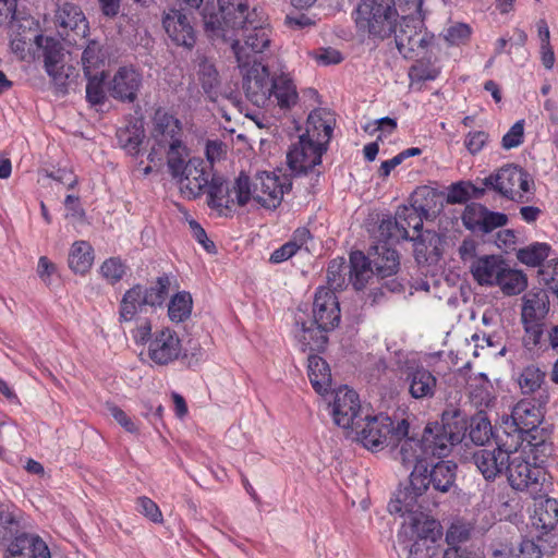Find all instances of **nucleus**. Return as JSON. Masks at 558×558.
Returning a JSON list of instances; mask_svg holds the SVG:
<instances>
[{
    "label": "nucleus",
    "mask_w": 558,
    "mask_h": 558,
    "mask_svg": "<svg viewBox=\"0 0 558 558\" xmlns=\"http://www.w3.org/2000/svg\"><path fill=\"white\" fill-rule=\"evenodd\" d=\"M511 418L515 426L513 434H519L522 437L523 432H530L539 424L541 414L531 402L521 400L512 409Z\"/></svg>",
    "instance_id": "37"
},
{
    "label": "nucleus",
    "mask_w": 558,
    "mask_h": 558,
    "mask_svg": "<svg viewBox=\"0 0 558 558\" xmlns=\"http://www.w3.org/2000/svg\"><path fill=\"white\" fill-rule=\"evenodd\" d=\"M8 553L25 558H51L47 544L39 536L27 533L16 536L8 546Z\"/></svg>",
    "instance_id": "34"
},
{
    "label": "nucleus",
    "mask_w": 558,
    "mask_h": 558,
    "mask_svg": "<svg viewBox=\"0 0 558 558\" xmlns=\"http://www.w3.org/2000/svg\"><path fill=\"white\" fill-rule=\"evenodd\" d=\"M531 183L527 172L513 165L502 167L483 180L486 187L518 203L525 202L524 194L530 192Z\"/></svg>",
    "instance_id": "12"
},
{
    "label": "nucleus",
    "mask_w": 558,
    "mask_h": 558,
    "mask_svg": "<svg viewBox=\"0 0 558 558\" xmlns=\"http://www.w3.org/2000/svg\"><path fill=\"white\" fill-rule=\"evenodd\" d=\"M137 511L154 523H161L163 520L158 505L148 497L137 498Z\"/></svg>",
    "instance_id": "56"
},
{
    "label": "nucleus",
    "mask_w": 558,
    "mask_h": 558,
    "mask_svg": "<svg viewBox=\"0 0 558 558\" xmlns=\"http://www.w3.org/2000/svg\"><path fill=\"white\" fill-rule=\"evenodd\" d=\"M506 262L496 255L478 257L470 265V271L474 280L481 286H496L504 274Z\"/></svg>",
    "instance_id": "31"
},
{
    "label": "nucleus",
    "mask_w": 558,
    "mask_h": 558,
    "mask_svg": "<svg viewBox=\"0 0 558 558\" xmlns=\"http://www.w3.org/2000/svg\"><path fill=\"white\" fill-rule=\"evenodd\" d=\"M307 373L310 381L319 395H325L331 387V373L325 360L317 355L308 356Z\"/></svg>",
    "instance_id": "38"
},
{
    "label": "nucleus",
    "mask_w": 558,
    "mask_h": 558,
    "mask_svg": "<svg viewBox=\"0 0 558 558\" xmlns=\"http://www.w3.org/2000/svg\"><path fill=\"white\" fill-rule=\"evenodd\" d=\"M54 24L58 34L69 45H76L77 39H84L89 28L81 8L70 2L58 7L54 13Z\"/></svg>",
    "instance_id": "17"
},
{
    "label": "nucleus",
    "mask_w": 558,
    "mask_h": 558,
    "mask_svg": "<svg viewBox=\"0 0 558 558\" xmlns=\"http://www.w3.org/2000/svg\"><path fill=\"white\" fill-rule=\"evenodd\" d=\"M524 123L517 121L510 130L502 136L501 145L505 149L518 147L523 142Z\"/></svg>",
    "instance_id": "57"
},
{
    "label": "nucleus",
    "mask_w": 558,
    "mask_h": 558,
    "mask_svg": "<svg viewBox=\"0 0 558 558\" xmlns=\"http://www.w3.org/2000/svg\"><path fill=\"white\" fill-rule=\"evenodd\" d=\"M426 490H418L412 484V473L410 474V484L403 489L398 490L396 497L388 504V511L391 514H400L403 518L402 524L412 521L434 520L423 509L425 508L424 495Z\"/></svg>",
    "instance_id": "15"
},
{
    "label": "nucleus",
    "mask_w": 558,
    "mask_h": 558,
    "mask_svg": "<svg viewBox=\"0 0 558 558\" xmlns=\"http://www.w3.org/2000/svg\"><path fill=\"white\" fill-rule=\"evenodd\" d=\"M327 147L301 134L287 153L288 166L295 174H305L322 161Z\"/></svg>",
    "instance_id": "16"
},
{
    "label": "nucleus",
    "mask_w": 558,
    "mask_h": 558,
    "mask_svg": "<svg viewBox=\"0 0 558 558\" xmlns=\"http://www.w3.org/2000/svg\"><path fill=\"white\" fill-rule=\"evenodd\" d=\"M350 281L355 290L364 289L375 274L371 260L362 252L350 255Z\"/></svg>",
    "instance_id": "40"
},
{
    "label": "nucleus",
    "mask_w": 558,
    "mask_h": 558,
    "mask_svg": "<svg viewBox=\"0 0 558 558\" xmlns=\"http://www.w3.org/2000/svg\"><path fill=\"white\" fill-rule=\"evenodd\" d=\"M371 253V263L377 274L381 278L390 277L397 274L400 259L396 250L387 244H377Z\"/></svg>",
    "instance_id": "35"
},
{
    "label": "nucleus",
    "mask_w": 558,
    "mask_h": 558,
    "mask_svg": "<svg viewBox=\"0 0 558 558\" xmlns=\"http://www.w3.org/2000/svg\"><path fill=\"white\" fill-rule=\"evenodd\" d=\"M438 69L425 62H417L409 70V78L412 84L414 82L433 81L438 76Z\"/></svg>",
    "instance_id": "55"
},
{
    "label": "nucleus",
    "mask_w": 558,
    "mask_h": 558,
    "mask_svg": "<svg viewBox=\"0 0 558 558\" xmlns=\"http://www.w3.org/2000/svg\"><path fill=\"white\" fill-rule=\"evenodd\" d=\"M354 439L368 450L379 451L385 446L390 447L393 439L399 438L407 433V420L402 418L393 422L384 414L366 415L359 420L353 427Z\"/></svg>",
    "instance_id": "6"
},
{
    "label": "nucleus",
    "mask_w": 558,
    "mask_h": 558,
    "mask_svg": "<svg viewBox=\"0 0 558 558\" xmlns=\"http://www.w3.org/2000/svg\"><path fill=\"white\" fill-rule=\"evenodd\" d=\"M399 217V226L402 231L410 232V229L413 230L414 238L418 241L423 236L424 246L423 252L426 253L427 259L432 256V254L438 255L437 245L439 243V238L436 233L426 231L422 233L423 228V217L418 213L417 208L414 206H401L397 209Z\"/></svg>",
    "instance_id": "28"
},
{
    "label": "nucleus",
    "mask_w": 558,
    "mask_h": 558,
    "mask_svg": "<svg viewBox=\"0 0 558 558\" xmlns=\"http://www.w3.org/2000/svg\"><path fill=\"white\" fill-rule=\"evenodd\" d=\"M506 472L508 482L514 490L524 492L534 499L546 495L550 485L545 469L536 462H531L519 451L511 454Z\"/></svg>",
    "instance_id": "9"
},
{
    "label": "nucleus",
    "mask_w": 558,
    "mask_h": 558,
    "mask_svg": "<svg viewBox=\"0 0 558 558\" xmlns=\"http://www.w3.org/2000/svg\"><path fill=\"white\" fill-rule=\"evenodd\" d=\"M182 135L181 122L174 116L158 109L153 119V145L148 154L149 161L161 160L165 149L175 148L183 144Z\"/></svg>",
    "instance_id": "13"
},
{
    "label": "nucleus",
    "mask_w": 558,
    "mask_h": 558,
    "mask_svg": "<svg viewBox=\"0 0 558 558\" xmlns=\"http://www.w3.org/2000/svg\"><path fill=\"white\" fill-rule=\"evenodd\" d=\"M549 252L550 246L547 243L536 242L519 250L517 258L527 266L536 267L549 256Z\"/></svg>",
    "instance_id": "47"
},
{
    "label": "nucleus",
    "mask_w": 558,
    "mask_h": 558,
    "mask_svg": "<svg viewBox=\"0 0 558 558\" xmlns=\"http://www.w3.org/2000/svg\"><path fill=\"white\" fill-rule=\"evenodd\" d=\"M163 155H167L168 167L174 179H178L185 172V168L187 167L185 159L189 154L184 144H180L179 147L175 148L165 149Z\"/></svg>",
    "instance_id": "48"
},
{
    "label": "nucleus",
    "mask_w": 558,
    "mask_h": 558,
    "mask_svg": "<svg viewBox=\"0 0 558 558\" xmlns=\"http://www.w3.org/2000/svg\"><path fill=\"white\" fill-rule=\"evenodd\" d=\"M457 464L451 461H439L428 471L424 466H415L412 471V484L418 490H428L429 486L438 493H448L454 485Z\"/></svg>",
    "instance_id": "14"
},
{
    "label": "nucleus",
    "mask_w": 558,
    "mask_h": 558,
    "mask_svg": "<svg viewBox=\"0 0 558 558\" xmlns=\"http://www.w3.org/2000/svg\"><path fill=\"white\" fill-rule=\"evenodd\" d=\"M519 452H521L523 456H532L533 462H536L541 465L545 462V459L551 454L553 446L546 441H527L526 444H523V438L521 437Z\"/></svg>",
    "instance_id": "51"
},
{
    "label": "nucleus",
    "mask_w": 558,
    "mask_h": 558,
    "mask_svg": "<svg viewBox=\"0 0 558 558\" xmlns=\"http://www.w3.org/2000/svg\"><path fill=\"white\" fill-rule=\"evenodd\" d=\"M238 204L234 184L230 186L220 177H213L207 190V205L220 216H228Z\"/></svg>",
    "instance_id": "30"
},
{
    "label": "nucleus",
    "mask_w": 558,
    "mask_h": 558,
    "mask_svg": "<svg viewBox=\"0 0 558 558\" xmlns=\"http://www.w3.org/2000/svg\"><path fill=\"white\" fill-rule=\"evenodd\" d=\"M330 329H323L304 312L294 317L293 335L302 351H322L325 349Z\"/></svg>",
    "instance_id": "20"
},
{
    "label": "nucleus",
    "mask_w": 558,
    "mask_h": 558,
    "mask_svg": "<svg viewBox=\"0 0 558 558\" xmlns=\"http://www.w3.org/2000/svg\"><path fill=\"white\" fill-rule=\"evenodd\" d=\"M36 46L43 49L44 64L48 75L59 85H64L69 74L64 69V52L61 44L53 37L37 35Z\"/></svg>",
    "instance_id": "25"
},
{
    "label": "nucleus",
    "mask_w": 558,
    "mask_h": 558,
    "mask_svg": "<svg viewBox=\"0 0 558 558\" xmlns=\"http://www.w3.org/2000/svg\"><path fill=\"white\" fill-rule=\"evenodd\" d=\"M182 352L178 333L169 327L156 330L148 342L147 354L156 365H169L177 361Z\"/></svg>",
    "instance_id": "18"
},
{
    "label": "nucleus",
    "mask_w": 558,
    "mask_h": 558,
    "mask_svg": "<svg viewBox=\"0 0 558 558\" xmlns=\"http://www.w3.org/2000/svg\"><path fill=\"white\" fill-rule=\"evenodd\" d=\"M471 35V28L466 24H456L447 29L446 38L450 44L459 45L469 39Z\"/></svg>",
    "instance_id": "62"
},
{
    "label": "nucleus",
    "mask_w": 558,
    "mask_h": 558,
    "mask_svg": "<svg viewBox=\"0 0 558 558\" xmlns=\"http://www.w3.org/2000/svg\"><path fill=\"white\" fill-rule=\"evenodd\" d=\"M234 27L221 26L217 14L206 12L204 28L213 40L231 44L242 78L248 71L267 66L264 61L271 48V29L263 12L253 8L245 17L240 16Z\"/></svg>",
    "instance_id": "1"
},
{
    "label": "nucleus",
    "mask_w": 558,
    "mask_h": 558,
    "mask_svg": "<svg viewBox=\"0 0 558 558\" xmlns=\"http://www.w3.org/2000/svg\"><path fill=\"white\" fill-rule=\"evenodd\" d=\"M485 221H483L481 232H490L496 228L502 227L507 223V216L501 213L489 211L486 208Z\"/></svg>",
    "instance_id": "63"
},
{
    "label": "nucleus",
    "mask_w": 558,
    "mask_h": 558,
    "mask_svg": "<svg viewBox=\"0 0 558 558\" xmlns=\"http://www.w3.org/2000/svg\"><path fill=\"white\" fill-rule=\"evenodd\" d=\"M504 274L499 277L497 287L507 295L521 293L527 286V278L521 270L512 269L506 264Z\"/></svg>",
    "instance_id": "43"
},
{
    "label": "nucleus",
    "mask_w": 558,
    "mask_h": 558,
    "mask_svg": "<svg viewBox=\"0 0 558 558\" xmlns=\"http://www.w3.org/2000/svg\"><path fill=\"white\" fill-rule=\"evenodd\" d=\"M546 378L547 372L544 366L538 363H530L518 372L515 381L523 396L538 395L536 401L539 407H543L549 401Z\"/></svg>",
    "instance_id": "21"
},
{
    "label": "nucleus",
    "mask_w": 558,
    "mask_h": 558,
    "mask_svg": "<svg viewBox=\"0 0 558 558\" xmlns=\"http://www.w3.org/2000/svg\"><path fill=\"white\" fill-rule=\"evenodd\" d=\"M399 52L407 59L424 56L434 44V35L427 31L424 16H401L392 31Z\"/></svg>",
    "instance_id": "10"
},
{
    "label": "nucleus",
    "mask_w": 558,
    "mask_h": 558,
    "mask_svg": "<svg viewBox=\"0 0 558 558\" xmlns=\"http://www.w3.org/2000/svg\"><path fill=\"white\" fill-rule=\"evenodd\" d=\"M290 186V183L281 182L277 175L268 172L256 174L252 182L247 175L241 173L234 182V193L239 206H244L253 199L260 206L271 209L281 204L283 194Z\"/></svg>",
    "instance_id": "4"
},
{
    "label": "nucleus",
    "mask_w": 558,
    "mask_h": 558,
    "mask_svg": "<svg viewBox=\"0 0 558 558\" xmlns=\"http://www.w3.org/2000/svg\"><path fill=\"white\" fill-rule=\"evenodd\" d=\"M549 300L545 291H530L523 298L522 319L535 322L544 318L548 312Z\"/></svg>",
    "instance_id": "39"
},
{
    "label": "nucleus",
    "mask_w": 558,
    "mask_h": 558,
    "mask_svg": "<svg viewBox=\"0 0 558 558\" xmlns=\"http://www.w3.org/2000/svg\"><path fill=\"white\" fill-rule=\"evenodd\" d=\"M245 97L257 107L276 104L281 110H291L299 100L292 75L288 72L269 73L268 66L248 71L242 78Z\"/></svg>",
    "instance_id": "2"
},
{
    "label": "nucleus",
    "mask_w": 558,
    "mask_h": 558,
    "mask_svg": "<svg viewBox=\"0 0 558 558\" xmlns=\"http://www.w3.org/2000/svg\"><path fill=\"white\" fill-rule=\"evenodd\" d=\"M492 435V425L487 420L482 418L475 426L471 427L470 437L473 442L484 445Z\"/></svg>",
    "instance_id": "61"
},
{
    "label": "nucleus",
    "mask_w": 558,
    "mask_h": 558,
    "mask_svg": "<svg viewBox=\"0 0 558 558\" xmlns=\"http://www.w3.org/2000/svg\"><path fill=\"white\" fill-rule=\"evenodd\" d=\"M538 521L545 530H550L558 523V501L556 499L548 498L542 504Z\"/></svg>",
    "instance_id": "53"
},
{
    "label": "nucleus",
    "mask_w": 558,
    "mask_h": 558,
    "mask_svg": "<svg viewBox=\"0 0 558 558\" xmlns=\"http://www.w3.org/2000/svg\"><path fill=\"white\" fill-rule=\"evenodd\" d=\"M94 260L93 247L86 241H76L72 244L69 254V266L77 274H85Z\"/></svg>",
    "instance_id": "42"
},
{
    "label": "nucleus",
    "mask_w": 558,
    "mask_h": 558,
    "mask_svg": "<svg viewBox=\"0 0 558 558\" xmlns=\"http://www.w3.org/2000/svg\"><path fill=\"white\" fill-rule=\"evenodd\" d=\"M211 167L199 158H190L185 172L178 178L182 195L189 199L196 198L210 184Z\"/></svg>",
    "instance_id": "23"
},
{
    "label": "nucleus",
    "mask_w": 558,
    "mask_h": 558,
    "mask_svg": "<svg viewBox=\"0 0 558 558\" xmlns=\"http://www.w3.org/2000/svg\"><path fill=\"white\" fill-rule=\"evenodd\" d=\"M441 536V525L437 520L414 521L401 524L398 543L408 551V558H436L437 539Z\"/></svg>",
    "instance_id": "7"
},
{
    "label": "nucleus",
    "mask_w": 558,
    "mask_h": 558,
    "mask_svg": "<svg viewBox=\"0 0 558 558\" xmlns=\"http://www.w3.org/2000/svg\"><path fill=\"white\" fill-rule=\"evenodd\" d=\"M379 238L384 242H399L401 240H411L414 242V253L416 256V259L418 262L421 260H427L426 253L423 252L424 246V239L423 236H420L421 239L417 241L414 235H411L410 232L402 231L401 227L399 226V217L398 213L396 211V216L393 218L388 217L386 219H383L378 227ZM387 244V243H384Z\"/></svg>",
    "instance_id": "33"
},
{
    "label": "nucleus",
    "mask_w": 558,
    "mask_h": 558,
    "mask_svg": "<svg viewBox=\"0 0 558 558\" xmlns=\"http://www.w3.org/2000/svg\"><path fill=\"white\" fill-rule=\"evenodd\" d=\"M100 271L110 283H116L124 276L125 266L120 258L111 257L102 263Z\"/></svg>",
    "instance_id": "54"
},
{
    "label": "nucleus",
    "mask_w": 558,
    "mask_h": 558,
    "mask_svg": "<svg viewBox=\"0 0 558 558\" xmlns=\"http://www.w3.org/2000/svg\"><path fill=\"white\" fill-rule=\"evenodd\" d=\"M106 60V54L100 44L96 40H90L82 53V65L85 75L101 72L100 70Z\"/></svg>",
    "instance_id": "45"
},
{
    "label": "nucleus",
    "mask_w": 558,
    "mask_h": 558,
    "mask_svg": "<svg viewBox=\"0 0 558 558\" xmlns=\"http://www.w3.org/2000/svg\"><path fill=\"white\" fill-rule=\"evenodd\" d=\"M471 198L470 183L453 184L448 194V202L451 204H462Z\"/></svg>",
    "instance_id": "64"
},
{
    "label": "nucleus",
    "mask_w": 558,
    "mask_h": 558,
    "mask_svg": "<svg viewBox=\"0 0 558 558\" xmlns=\"http://www.w3.org/2000/svg\"><path fill=\"white\" fill-rule=\"evenodd\" d=\"M142 85L141 74L133 68H120L109 82L110 95L124 102H133Z\"/></svg>",
    "instance_id": "29"
},
{
    "label": "nucleus",
    "mask_w": 558,
    "mask_h": 558,
    "mask_svg": "<svg viewBox=\"0 0 558 558\" xmlns=\"http://www.w3.org/2000/svg\"><path fill=\"white\" fill-rule=\"evenodd\" d=\"M486 207L481 204L472 203L468 205L462 215V221L466 229L471 231H481L483 221H485Z\"/></svg>",
    "instance_id": "52"
},
{
    "label": "nucleus",
    "mask_w": 558,
    "mask_h": 558,
    "mask_svg": "<svg viewBox=\"0 0 558 558\" xmlns=\"http://www.w3.org/2000/svg\"><path fill=\"white\" fill-rule=\"evenodd\" d=\"M145 132L142 125L132 124L117 131L118 143L129 155L135 156L144 141Z\"/></svg>",
    "instance_id": "44"
},
{
    "label": "nucleus",
    "mask_w": 558,
    "mask_h": 558,
    "mask_svg": "<svg viewBox=\"0 0 558 558\" xmlns=\"http://www.w3.org/2000/svg\"><path fill=\"white\" fill-rule=\"evenodd\" d=\"M335 424L348 429L359 421L361 403L359 395L347 386L340 387L333 395L330 403Z\"/></svg>",
    "instance_id": "22"
},
{
    "label": "nucleus",
    "mask_w": 558,
    "mask_h": 558,
    "mask_svg": "<svg viewBox=\"0 0 558 558\" xmlns=\"http://www.w3.org/2000/svg\"><path fill=\"white\" fill-rule=\"evenodd\" d=\"M506 438L498 435L497 447L495 449H478L473 453V461L486 480H495L504 471H507V465L510 461L511 454H515L521 445V437L519 434L506 433Z\"/></svg>",
    "instance_id": "11"
},
{
    "label": "nucleus",
    "mask_w": 558,
    "mask_h": 558,
    "mask_svg": "<svg viewBox=\"0 0 558 558\" xmlns=\"http://www.w3.org/2000/svg\"><path fill=\"white\" fill-rule=\"evenodd\" d=\"M489 138L488 133L484 131H472L465 135L464 146L470 154H478L487 144Z\"/></svg>",
    "instance_id": "58"
},
{
    "label": "nucleus",
    "mask_w": 558,
    "mask_h": 558,
    "mask_svg": "<svg viewBox=\"0 0 558 558\" xmlns=\"http://www.w3.org/2000/svg\"><path fill=\"white\" fill-rule=\"evenodd\" d=\"M162 26L168 37L178 46L191 49L196 43V34L186 13L181 9L163 12Z\"/></svg>",
    "instance_id": "24"
},
{
    "label": "nucleus",
    "mask_w": 558,
    "mask_h": 558,
    "mask_svg": "<svg viewBox=\"0 0 558 558\" xmlns=\"http://www.w3.org/2000/svg\"><path fill=\"white\" fill-rule=\"evenodd\" d=\"M197 78L207 97L215 101L220 89L219 73L209 60L201 59L197 65Z\"/></svg>",
    "instance_id": "41"
},
{
    "label": "nucleus",
    "mask_w": 558,
    "mask_h": 558,
    "mask_svg": "<svg viewBox=\"0 0 558 558\" xmlns=\"http://www.w3.org/2000/svg\"><path fill=\"white\" fill-rule=\"evenodd\" d=\"M331 122V117L327 111L323 109L313 110L307 118L303 134L308 136L310 140H315V142L317 141L326 146L332 135Z\"/></svg>",
    "instance_id": "36"
},
{
    "label": "nucleus",
    "mask_w": 558,
    "mask_h": 558,
    "mask_svg": "<svg viewBox=\"0 0 558 558\" xmlns=\"http://www.w3.org/2000/svg\"><path fill=\"white\" fill-rule=\"evenodd\" d=\"M395 5V0H363L355 11L356 27L373 37H389L397 25Z\"/></svg>",
    "instance_id": "8"
},
{
    "label": "nucleus",
    "mask_w": 558,
    "mask_h": 558,
    "mask_svg": "<svg viewBox=\"0 0 558 558\" xmlns=\"http://www.w3.org/2000/svg\"><path fill=\"white\" fill-rule=\"evenodd\" d=\"M539 276L547 288L558 295V262L553 259L544 265Z\"/></svg>",
    "instance_id": "59"
},
{
    "label": "nucleus",
    "mask_w": 558,
    "mask_h": 558,
    "mask_svg": "<svg viewBox=\"0 0 558 558\" xmlns=\"http://www.w3.org/2000/svg\"><path fill=\"white\" fill-rule=\"evenodd\" d=\"M169 278L162 276L151 287L135 284L126 290L119 304V322H133L160 307L169 293Z\"/></svg>",
    "instance_id": "5"
},
{
    "label": "nucleus",
    "mask_w": 558,
    "mask_h": 558,
    "mask_svg": "<svg viewBox=\"0 0 558 558\" xmlns=\"http://www.w3.org/2000/svg\"><path fill=\"white\" fill-rule=\"evenodd\" d=\"M191 8L198 9L204 0H183ZM247 0H207L203 9L202 15L206 12L218 15L221 26L225 28L234 27L236 21L245 17L251 12Z\"/></svg>",
    "instance_id": "19"
},
{
    "label": "nucleus",
    "mask_w": 558,
    "mask_h": 558,
    "mask_svg": "<svg viewBox=\"0 0 558 558\" xmlns=\"http://www.w3.org/2000/svg\"><path fill=\"white\" fill-rule=\"evenodd\" d=\"M405 381L409 386V393L414 399H429L436 392L437 378L424 366L409 367Z\"/></svg>",
    "instance_id": "32"
},
{
    "label": "nucleus",
    "mask_w": 558,
    "mask_h": 558,
    "mask_svg": "<svg viewBox=\"0 0 558 558\" xmlns=\"http://www.w3.org/2000/svg\"><path fill=\"white\" fill-rule=\"evenodd\" d=\"M87 77L86 99L92 105H102L106 99L104 89L105 72H95V74L85 75Z\"/></svg>",
    "instance_id": "49"
},
{
    "label": "nucleus",
    "mask_w": 558,
    "mask_h": 558,
    "mask_svg": "<svg viewBox=\"0 0 558 558\" xmlns=\"http://www.w3.org/2000/svg\"><path fill=\"white\" fill-rule=\"evenodd\" d=\"M466 429V422L460 410H445L440 422L428 423L422 436V441L428 457H446L451 448L459 444Z\"/></svg>",
    "instance_id": "3"
},
{
    "label": "nucleus",
    "mask_w": 558,
    "mask_h": 558,
    "mask_svg": "<svg viewBox=\"0 0 558 558\" xmlns=\"http://www.w3.org/2000/svg\"><path fill=\"white\" fill-rule=\"evenodd\" d=\"M313 319L323 329L332 330L340 322L339 301L335 292L325 287L317 289L313 302Z\"/></svg>",
    "instance_id": "27"
},
{
    "label": "nucleus",
    "mask_w": 558,
    "mask_h": 558,
    "mask_svg": "<svg viewBox=\"0 0 558 558\" xmlns=\"http://www.w3.org/2000/svg\"><path fill=\"white\" fill-rule=\"evenodd\" d=\"M348 266L343 258L332 259L327 268V283L331 291L341 290L345 284V270Z\"/></svg>",
    "instance_id": "50"
},
{
    "label": "nucleus",
    "mask_w": 558,
    "mask_h": 558,
    "mask_svg": "<svg viewBox=\"0 0 558 558\" xmlns=\"http://www.w3.org/2000/svg\"><path fill=\"white\" fill-rule=\"evenodd\" d=\"M192 298L187 292H179L170 300L168 315L171 322L181 323L187 319L192 312Z\"/></svg>",
    "instance_id": "46"
},
{
    "label": "nucleus",
    "mask_w": 558,
    "mask_h": 558,
    "mask_svg": "<svg viewBox=\"0 0 558 558\" xmlns=\"http://www.w3.org/2000/svg\"><path fill=\"white\" fill-rule=\"evenodd\" d=\"M392 457L405 469L421 466L420 463L428 458L424 444L410 433V423L407 421L405 435L393 439L390 445Z\"/></svg>",
    "instance_id": "26"
},
{
    "label": "nucleus",
    "mask_w": 558,
    "mask_h": 558,
    "mask_svg": "<svg viewBox=\"0 0 558 558\" xmlns=\"http://www.w3.org/2000/svg\"><path fill=\"white\" fill-rule=\"evenodd\" d=\"M134 322L136 323V327L132 331L134 341L136 343L149 342L154 335L151 333V323L146 317H140Z\"/></svg>",
    "instance_id": "60"
}]
</instances>
